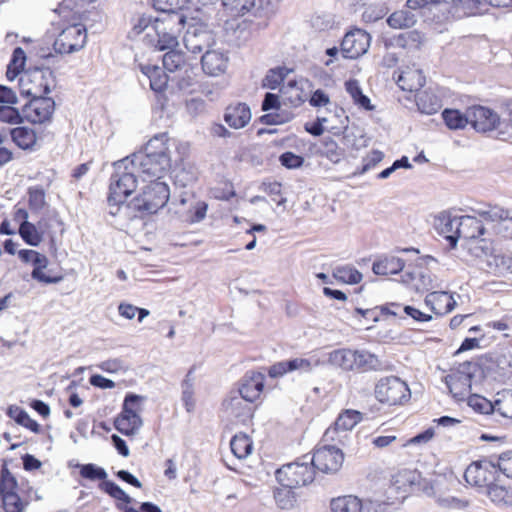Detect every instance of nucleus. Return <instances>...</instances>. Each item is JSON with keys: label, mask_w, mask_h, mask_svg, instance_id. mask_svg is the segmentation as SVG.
I'll use <instances>...</instances> for the list:
<instances>
[{"label": "nucleus", "mask_w": 512, "mask_h": 512, "mask_svg": "<svg viewBox=\"0 0 512 512\" xmlns=\"http://www.w3.org/2000/svg\"><path fill=\"white\" fill-rule=\"evenodd\" d=\"M369 45V34L362 29H354L345 34L340 50L345 58L356 59L366 53Z\"/></svg>", "instance_id": "19"}, {"label": "nucleus", "mask_w": 512, "mask_h": 512, "mask_svg": "<svg viewBox=\"0 0 512 512\" xmlns=\"http://www.w3.org/2000/svg\"><path fill=\"white\" fill-rule=\"evenodd\" d=\"M418 110L427 115L437 113L442 107L441 99L432 91H419L415 95Z\"/></svg>", "instance_id": "32"}, {"label": "nucleus", "mask_w": 512, "mask_h": 512, "mask_svg": "<svg viewBox=\"0 0 512 512\" xmlns=\"http://www.w3.org/2000/svg\"><path fill=\"white\" fill-rule=\"evenodd\" d=\"M180 208L176 211L187 223L200 222L206 216L208 205L204 201L195 199H181Z\"/></svg>", "instance_id": "24"}, {"label": "nucleus", "mask_w": 512, "mask_h": 512, "mask_svg": "<svg viewBox=\"0 0 512 512\" xmlns=\"http://www.w3.org/2000/svg\"><path fill=\"white\" fill-rule=\"evenodd\" d=\"M169 136L168 133H160L153 136L145 145L141 152L155 156L170 158L168 147Z\"/></svg>", "instance_id": "37"}, {"label": "nucleus", "mask_w": 512, "mask_h": 512, "mask_svg": "<svg viewBox=\"0 0 512 512\" xmlns=\"http://www.w3.org/2000/svg\"><path fill=\"white\" fill-rule=\"evenodd\" d=\"M275 475L280 485L299 488L314 481L316 470L310 459L285 464L277 469Z\"/></svg>", "instance_id": "8"}, {"label": "nucleus", "mask_w": 512, "mask_h": 512, "mask_svg": "<svg viewBox=\"0 0 512 512\" xmlns=\"http://www.w3.org/2000/svg\"><path fill=\"white\" fill-rule=\"evenodd\" d=\"M396 44L404 49H419L422 44V35L416 30L406 31L396 37Z\"/></svg>", "instance_id": "52"}, {"label": "nucleus", "mask_w": 512, "mask_h": 512, "mask_svg": "<svg viewBox=\"0 0 512 512\" xmlns=\"http://www.w3.org/2000/svg\"><path fill=\"white\" fill-rule=\"evenodd\" d=\"M458 240H477L483 243L492 244V233L484 219L477 216L464 215L458 219L457 226Z\"/></svg>", "instance_id": "13"}, {"label": "nucleus", "mask_w": 512, "mask_h": 512, "mask_svg": "<svg viewBox=\"0 0 512 512\" xmlns=\"http://www.w3.org/2000/svg\"><path fill=\"white\" fill-rule=\"evenodd\" d=\"M311 460L315 470L324 474H333L342 467L344 454L335 446H323L314 451Z\"/></svg>", "instance_id": "14"}, {"label": "nucleus", "mask_w": 512, "mask_h": 512, "mask_svg": "<svg viewBox=\"0 0 512 512\" xmlns=\"http://www.w3.org/2000/svg\"><path fill=\"white\" fill-rule=\"evenodd\" d=\"M353 365L351 371L357 373H364L368 371H376L381 368V361L379 358L365 350L353 351Z\"/></svg>", "instance_id": "31"}, {"label": "nucleus", "mask_w": 512, "mask_h": 512, "mask_svg": "<svg viewBox=\"0 0 512 512\" xmlns=\"http://www.w3.org/2000/svg\"><path fill=\"white\" fill-rule=\"evenodd\" d=\"M14 144L23 150H31L36 145L37 134L34 129L26 126H18L10 131Z\"/></svg>", "instance_id": "33"}, {"label": "nucleus", "mask_w": 512, "mask_h": 512, "mask_svg": "<svg viewBox=\"0 0 512 512\" xmlns=\"http://www.w3.org/2000/svg\"><path fill=\"white\" fill-rule=\"evenodd\" d=\"M375 398L388 406H399L409 401L411 393L406 382L397 376L381 378L374 388Z\"/></svg>", "instance_id": "7"}, {"label": "nucleus", "mask_w": 512, "mask_h": 512, "mask_svg": "<svg viewBox=\"0 0 512 512\" xmlns=\"http://www.w3.org/2000/svg\"><path fill=\"white\" fill-rule=\"evenodd\" d=\"M129 162L143 181L160 180L171 167L170 158H158L141 151L134 153Z\"/></svg>", "instance_id": "10"}, {"label": "nucleus", "mask_w": 512, "mask_h": 512, "mask_svg": "<svg viewBox=\"0 0 512 512\" xmlns=\"http://www.w3.org/2000/svg\"><path fill=\"white\" fill-rule=\"evenodd\" d=\"M26 62V54L21 47L14 49L12 58L7 66L6 77L13 81L23 71Z\"/></svg>", "instance_id": "47"}, {"label": "nucleus", "mask_w": 512, "mask_h": 512, "mask_svg": "<svg viewBox=\"0 0 512 512\" xmlns=\"http://www.w3.org/2000/svg\"><path fill=\"white\" fill-rule=\"evenodd\" d=\"M464 479L468 485L479 491H484L494 503L501 504L510 501V492L499 484L498 470L495 463L491 461H473L466 468Z\"/></svg>", "instance_id": "1"}, {"label": "nucleus", "mask_w": 512, "mask_h": 512, "mask_svg": "<svg viewBox=\"0 0 512 512\" xmlns=\"http://www.w3.org/2000/svg\"><path fill=\"white\" fill-rule=\"evenodd\" d=\"M418 475L416 470L402 468L391 477V485L398 492L406 493L416 483Z\"/></svg>", "instance_id": "38"}, {"label": "nucleus", "mask_w": 512, "mask_h": 512, "mask_svg": "<svg viewBox=\"0 0 512 512\" xmlns=\"http://www.w3.org/2000/svg\"><path fill=\"white\" fill-rule=\"evenodd\" d=\"M134 199L135 208L147 214H154L163 208L170 197L169 186L160 180H150Z\"/></svg>", "instance_id": "6"}, {"label": "nucleus", "mask_w": 512, "mask_h": 512, "mask_svg": "<svg viewBox=\"0 0 512 512\" xmlns=\"http://www.w3.org/2000/svg\"><path fill=\"white\" fill-rule=\"evenodd\" d=\"M458 219L459 217H452L448 212H442L434 219L435 230L449 242L451 248H455L458 241Z\"/></svg>", "instance_id": "23"}, {"label": "nucleus", "mask_w": 512, "mask_h": 512, "mask_svg": "<svg viewBox=\"0 0 512 512\" xmlns=\"http://www.w3.org/2000/svg\"><path fill=\"white\" fill-rule=\"evenodd\" d=\"M353 349L340 348L335 349L329 354V361L332 365L344 370L351 371L353 360Z\"/></svg>", "instance_id": "44"}, {"label": "nucleus", "mask_w": 512, "mask_h": 512, "mask_svg": "<svg viewBox=\"0 0 512 512\" xmlns=\"http://www.w3.org/2000/svg\"><path fill=\"white\" fill-rule=\"evenodd\" d=\"M494 411L505 418L512 419V391L498 393V398L494 402Z\"/></svg>", "instance_id": "55"}, {"label": "nucleus", "mask_w": 512, "mask_h": 512, "mask_svg": "<svg viewBox=\"0 0 512 512\" xmlns=\"http://www.w3.org/2000/svg\"><path fill=\"white\" fill-rule=\"evenodd\" d=\"M279 161L282 166L287 169H296L303 165L304 158L300 155H296L293 152L287 151L280 155Z\"/></svg>", "instance_id": "63"}, {"label": "nucleus", "mask_w": 512, "mask_h": 512, "mask_svg": "<svg viewBox=\"0 0 512 512\" xmlns=\"http://www.w3.org/2000/svg\"><path fill=\"white\" fill-rule=\"evenodd\" d=\"M99 488L110 497L122 502L117 503L118 509L122 512H162L157 505L151 502H143L138 508L129 506L128 504L132 502V498L113 481H103L100 483Z\"/></svg>", "instance_id": "15"}, {"label": "nucleus", "mask_w": 512, "mask_h": 512, "mask_svg": "<svg viewBox=\"0 0 512 512\" xmlns=\"http://www.w3.org/2000/svg\"><path fill=\"white\" fill-rule=\"evenodd\" d=\"M404 262L396 256H384L373 263L372 270L377 275L388 276L401 272Z\"/></svg>", "instance_id": "35"}, {"label": "nucleus", "mask_w": 512, "mask_h": 512, "mask_svg": "<svg viewBox=\"0 0 512 512\" xmlns=\"http://www.w3.org/2000/svg\"><path fill=\"white\" fill-rule=\"evenodd\" d=\"M490 265L494 266V273L499 276L512 274V254H497L492 257Z\"/></svg>", "instance_id": "54"}, {"label": "nucleus", "mask_w": 512, "mask_h": 512, "mask_svg": "<svg viewBox=\"0 0 512 512\" xmlns=\"http://www.w3.org/2000/svg\"><path fill=\"white\" fill-rule=\"evenodd\" d=\"M225 12L231 17H241L255 6V0H221Z\"/></svg>", "instance_id": "43"}, {"label": "nucleus", "mask_w": 512, "mask_h": 512, "mask_svg": "<svg viewBox=\"0 0 512 512\" xmlns=\"http://www.w3.org/2000/svg\"><path fill=\"white\" fill-rule=\"evenodd\" d=\"M80 476L89 480H102L106 481L107 473L101 468L94 464H84L80 467Z\"/></svg>", "instance_id": "59"}, {"label": "nucleus", "mask_w": 512, "mask_h": 512, "mask_svg": "<svg viewBox=\"0 0 512 512\" xmlns=\"http://www.w3.org/2000/svg\"><path fill=\"white\" fill-rule=\"evenodd\" d=\"M48 263V258L44 254L37 252L34 262L32 263L34 266L31 272L32 278L44 284H54L60 282L63 279V275H48L43 272V270L47 268Z\"/></svg>", "instance_id": "34"}, {"label": "nucleus", "mask_w": 512, "mask_h": 512, "mask_svg": "<svg viewBox=\"0 0 512 512\" xmlns=\"http://www.w3.org/2000/svg\"><path fill=\"white\" fill-rule=\"evenodd\" d=\"M18 483L8 468L4 467L0 473V501L5 512H24L27 502L21 500L16 492Z\"/></svg>", "instance_id": "12"}, {"label": "nucleus", "mask_w": 512, "mask_h": 512, "mask_svg": "<svg viewBox=\"0 0 512 512\" xmlns=\"http://www.w3.org/2000/svg\"><path fill=\"white\" fill-rule=\"evenodd\" d=\"M468 405L476 412L489 414L494 412V403L478 394H469L467 397Z\"/></svg>", "instance_id": "57"}, {"label": "nucleus", "mask_w": 512, "mask_h": 512, "mask_svg": "<svg viewBox=\"0 0 512 512\" xmlns=\"http://www.w3.org/2000/svg\"><path fill=\"white\" fill-rule=\"evenodd\" d=\"M261 189L278 205L285 203L282 197V184L278 181H265L261 184Z\"/></svg>", "instance_id": "58"}, {"label": "nucleus", "mask_w": 512, "mask_h": 512, "mask_svg": "<svg viewBox=\"0 0 512 512\" xmlns=\"http://www.w3.org/2000/svg\"><path fill=\"white\" fill-rule=\"evenodd\" d=\"M203 71L210 76H218L225 72L228 65V57L219 51L208 50L201 58Z\"/></svg>", "instance_id": "26"}, {"label": "nucleus", "mask_w": 512, "mask_h": 512, "mask_svg": "<svg viewBox=\"0 0 512 512\" xmlns=\"http://www.w3.org/2000/svg\"><path fill=\"white\" fill-rule=\"evenodd\" d=\"M192 370H190L187 374L186 379L183 381V386H185L183 392H182V401L184 404V407L187 412H192L195 409V398H194V391L192 389V385L189 380V376L191 375Z\"/></svg>", "instance_id": "61"}, {"label": "nucleus", "mask_w": 512, "mask_h": 512, "mask_svg": "<svg viewBox=\"0 0 512 512\" xmlns=\"http://www.w3.org/2000/svg\"><path fill=\"white\" fill-rule=\"evenodd\" d=\"M138 174L129 161L117 166L111 176L108 203L119 207L137 188Z\"/></svg>", "instance_id": "3"}, {"label": "nucleus", "mask_w": 512, "mask_h": 512, "mask_svg": "<svg viewBox=\"0 0 512 512\" xmlns=\"http://www.w3.org/2000/svg\"><path fill=\"white\" fill-rule=\"evenodd\" d=\"M250 107L244 102H233L224 111L223 119L232 129L246 127L251 121Z\"/></svg>", "instance_id": "21"}, {"label": "nucleus", "mask_w": 512, "mask_h": 512, "mask_svg": "<svg viewBox=\"0 0 512 512\" xmlns=\"http://www.w3.org/2000/svg\"><path fill=\"white\" fill-rule=\"evenodd\" d=\"M478 215L489 226L492 243L496 240L512 241V215L508 209L494 205L486 210H479Z\"/></svg>", "instance_id": "9"}, {"label": "nucleus", "mask_w": 512, "mask_h": 512, "mask_svg": "<svg viewBox=\"0 0 512 512\" xmlns=\"http://www.w3.org/2000/svg\"><path fill=\"white\" fill-rule=\"evenodd\" d=\"M28 203L32 210L42 209L46 204L44 190L39 187H30L28 189Z\"/></svg>", "instance_id": "60"}, {"label": "nucleus", "mask_w": 512, "mask_h": 512, "mask_svg": "<svg viewBox=\"0 0 512 512\" xmlns=\"http://www.w3.org/2000/svg\"><path fill=\"white\" fill-rule=\"evenodd\" d=\"M424 84L425 76L415 67H406L397 78V85L403 91L418 93Z\"/></svg>", "instance_id": "25"}, {"label": "nucleus", "mask_w": 512, "mask_h": 512, "mask_svg": "<svg viewBox=\"0 0 512 512\" xmlns=\"http://www.w3.org/2000/svg\"><path fill=\"white\" fill-rule=\"evenodd\" d=\"M311 368L312 365L310 360L305 358H294L274 363L269 367L268 375L271 378H279L295 370L310 371Z\"/></svg>", "instance_id": "27"}, {"label": "nucleus", "mask_w": 512, "mask_h": 512, "mask_svg": "<svg viewBox=\"0 0 512 512\" xmlns=\"http://www.w3.org/2000/svg\"><path fill=\"white\" fill-rule=\"evenodd\" d=\"M345 89L347 93L351 96L355 105L364 110H372L373 105L371 104L368 96L364 95L358 80L349 79L345 82Z\"/></svg>", "instance_id": "42"}, {"label": "nucleus", "mask_w": 512, "mask_h": 512, "mask_svg": "<svg viewBox=\"0 0 512 512\" xmlns=\"http://www.w3.org/2000/svg\"><path fill=\"white\" fill-rule=\"evenodd\" d=\"M54 82L53 71L45 67L30 68L20 77L23 91L31 97L47 95Z\"/></svg>", "instance_id": "11"}, {"label": "nucleus", "mask_w": 512, "mask_h": 512, "mask_svg": "<svg viewBox=\"0 0 512 512\" xmlns=\"http://www.w3.org/2000/svg\"><path fill=\"white\" fill-rule=\"evenodd\" d=\"M425 305L435 315H445L452 311L456 305L453 295L446 291H432L425 297Z\"/></svg>", "instance_id": "22"}, {"label": "nucleus", "mask_w": 512, "mask_h": 512, "mask_svg": "<svg viewBox=\"0 0 512 512\" xmlns=\"http://www.w3.org/2000/svg\"><path fill=\"white\" fill-rule=\"evenodd\" d=\"M185 62V54L174 49L168 51L163 56V67L169 72L181 69Z\"/></svg>", "instance_id": "56"}, {"label": "nucleus", "mask_w": 512, "mask_h": 512, "mask_svg": "<svg viewBox=\"0 0 512 512\" xmlns=\"http://www.w3.org/2000/svg\"><path fill=\"white\" fill-rule=\"evenodd\" d=\"M407 276V283L417 292H427L435 287L432 274L427 268L415 267Z\"/></svg>", "instance_id": "28"}, {"label": "nucleus", "mask_w": 512, "mask_h": 512, "mask_svg": "<svg viewBox=\"0 0 512 512\" xmlns=\"http://www.w3.org/2000/svg\"><path fill=\"white\" fill-rule=\"evenodd\" d=\"M38 225L37 227L34 223L29 222L18 228V233L26 244L36 247L44 240L45 230L41 222Z\"/></svg>", "instance_id": "40"}, {"label": "nucleus", "mask_w": 512, "mask_h": 512, "mask_svg": "<svg viewBox=\"0 0 512 512\" xmlns=\"http://www.w3.org/2000/svg\"><path fill=\"white\" fill-rule=\"evenodd\" d=\"M55 110V102L50 97L35 96L25 105V118L34 124H44L51 121Z\"/></svg>", "instance_id": "16"}, {"label": "nucleus", "mask_w": 512, "mask_h": 512, "mask_svg": "<svg viewBox=\"0 0 512 512\" xmlns=\"http://www.w3.org/2000/svg\"><path fill=\"white\" fill-rule=\"evenodd\" d=\"M154 20L150 16L136 15L131 18V31L134 35L141 34L149 25L153 24Z\"/></svg>", "instance_id": "64"}, {"label": "nucleus", "mask_w": 512, "mask_h": 512, "mask_svg": "<svg viewBox=\"0 0 512 512\" xmlns=\"http://www.w3.org/2000/svg\"><path fill=\"white\" fill-rule=\"evenodd\" d=\"M265 375L256 370L245 373L239 382L238 392L243 400L249 403H256L261 400L265 389Z\"/></svg>", "instance_id": "17"}, {"label": "nucleus", "mask_w": 512, "mask_h": 512, "mask_svg": "<svg viewBox=\"0 0 512 512\" xmlns=\"http://www.w3.org/2000/svg\"><path fill=\"white\" fill-rule=\"evenodd\" d=\"M416 22L415 15L409 10L394 11L387 19V23L394 29H406L412 27Z\"/></svg>", "instance_id": "48"}, {"label": "nucleus", "mask_w": 512, "mask_h": 512, "mask_svg": "<svg viewBox=\"0 0 512 512\" xmlns=\"http://www.w3.org/2000/svg\"><path fill=\"white\" fill-rule=\"evenodd\" d=\"M292 71V69L285 66L270 69L263 80V86L272 90L276 89Z\"/></svg>", "instance_id": "50"}, {"label": "nucleus", "mask_w": 512, "mask_h": 512, "mask_svg": "<svg viewBox=\"0 0 512 512\" xmlns=\"http://www.w3.org/2000/svg\"><path fill=\"white\" fill-rule=\"evenodd\" d=\"M331 512H365L364 503L356 495H342L330 500Z\"/></svg>", "instance_id": "29"}, {"label": "nucleus", "mask_w": 512, "mask_h": 512, "mask_svg": "<svg viewBox=\"0 0 512 512\" xmlns=\"http://www.w3.org/2000/svg\"><path fill=\"white\" fill-rule=\"evenodd\" d=\"M468 119L472 128L481 133L493 131L500 124L499 115L482 105L468 107Z\"/></svg>", "instance_id": "18"}, {"label": "nucleus", "mask_w": 512, "mask_h": 512, "mask_svg": "<svg viewBox=\"0 0 512 512\" xmlns=\"http://www.w3.org/2000/svg\"><path fill=\"white\" fill-rule=\"evenodd\" d=\"M317 153L320 156L325 157L334 163H337L341 159L342 149L338 146L337 142L332 137H325L321 139Z\"/></svg>", "instance_id": "45"}, {"label": "nucleus", "mask_w": 512, "mask_h": 512, "mask_svg": "<svg viewBox=\"0 0 512 512\" xmlns=\"http://www.w3.org/2000/svg\"><path fill=\"white\" fill-rule=\"evenodd\" d=\"M441 115L445 125L450 130H462L469 124L468 108L465 113L458 109L446 108Z\"/></svg>", "instance_id": "41"}, {"label": "nucleus", "mask_w": 512, "mask_h": 512, "mask_svg": "<svg viewBox=\"0 0 512 512\" xmlns=\"http://www.w3.org/2000/svg\"><path fill=\"white\" fill-rule=\"evenodd\" d=\"M226 410L230 412L236 418L242 421L251 420L254 415V409L237 398L232 397L226 402Z\"/></svg>", "instance_id": "46"}, {"label": "nucleus", "mask_w": 512, "mask_h": 512, "mask_svg": "<svg viewBox=\"0 0 512 512\" xmlns=\"http://www.w3.org/2000/svg\"><path fill=\"white\" fill-rule=\"evenodd\" d=\"M333 276L347 284H358L362 281V274L354 267L342 266L335 269Z\"/></svg>", "instance_id": "53"}, {"label": "nucleus", "mask_w": 512, "mask_h": 512, "mask_svg": "<svg viewBox=\"0 0 512 512\" xmlns=\"http://www.w3.org/2000/svg\"><path fill=\"white\" fill-rule=\"evenodd\" d=\"M486 361V358L478 357L460 363L456 368L450 370V373L445 377V382L456 400H464L471 393L473 379L485 376L484 365Z\"/></svg>", "instance_id": "2"}, {"label": "nucleus", "mask_w": 512, "mask_h": 512, "mask_svg": "<svg viewBox=\"0 0 512 512\" xmlns=\"http://www.w3.org/2000/svg\"><path fill=\"white\" fill-rule=\"evenodd\" d=\"M495 465L498 471L512 480V451L501 453L498 456Z\"/></svg>", "instance_id": "62"}, {"label": "nucleus", "mask_w": 512, "mask_h": 512, "mask_svg": "<svg viewBox=\"0 0 512 512\" xmlns=\"http://www.w3.org/2000/svg\"><path fill=\"white\" fill-rule=\"evenodd\" d=\"M141 72L150 80V88L155 92H163L168 84V76L156 65H140Z\"/></svg>", "instance_id": "36"}, {"label": "nucleus", "mask_w": 512, "mask_h": 512, "mask_svg": "<svg viewBox=\"0 0 512 512\" xmlns=\"http://www.w3.org/2000/svg\"><path fill=\"white\" fill-rule=\"evenodd\" d=\"M169 27H159L155 30L158 39L154 44L155 50H173L178 46V33L184 28L185 23H182V18L174 16V19H167Z\"/></svg>", "instance_id": "20"}, {"label": "nucleus", "mask_w": 512, "mask_h": 512, "mask_svg": "<svg viewBox=\"0 0 512 512\" xmlns=\"http://www.w3.org/2000/svg\"><path fill=\"white\" fill-rule=\"evenodd\" d=\"M253 441L247 434L239 432L230 440V449L238 459H246L253 451Z\"/></svg>", "instance_id": "39"}, {"label": "nucleus", "mask_w": 512, "mask_h": 512, "mask_svg": "<svg viewBox=\"0 0 512 512\" xmlns=\"http://www.w3.org/2000/svg\"><path fill=\"white\" fill-rule=\"evenodd\" d=\"M294 487L281 485L274 490L273 496L277 506L281 509H292L296 504V495L293 491Z\"/></svg>", "instance_id": "49"}, {"label": "nucleus", "mask_w": 512, "mask_h": 512, "mask_svg": "<svg viewBox=\"0 0 512 512\" xmlns=\"http://www.w3.org/2000/svg\"><path fill=\"white\" fill-rule=\"evenodd\" d=\"M361 421V413L356 410H345L337 417L335 426L338 430H351Z\"/></svg>", "instance_id": "51"}, {"label": "nucleus", "mask_w": 512, "mask_h": 512, "mask_svg": "<svg viewBox=\"0 0 512 512\" xmlns=\"http://www.w3.org/2000/svg\"><path fill=\"white\" fill-rule=\"evenodd\" d=\"M143 396L128 393L123 401L121 412L114 419L115 429L125 436H133L142 427L140 416Z\"/></svg>", "instance_id": "5"}, {"label": "nucleus", "mask_w": 512, "mask_h": 512, "mask_svg": "<svg viewBox=\"0 0 512 512\" xmlns=\"http://www.w3.org/2000/svg\"><path fill=\"white\" fill-rule=\"evenodd\" d=\"M188 0H153V7L163 14V20L174 19V16L182 18L186 23V17L181 11L187 6Z\"/></svg>", "instance_id": "30"}, {"label": "nucleus", "mask_w": 512, "mask_h": 512, "mask_svg": "<svg viewBox=\"0 0 512 512\" xmlns=\"http://www.w3.org/2000/svg\"><path fill=\"white\" fill-rule=\"evenodd\" d=\"M83 17L76 12L71 17V22L65 25L53 43V49L60 54H70L82 49L87 40V31L82 23Z\"/></svg>", "instance_id": "4"}]
</instances>
